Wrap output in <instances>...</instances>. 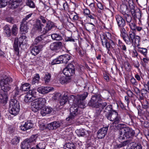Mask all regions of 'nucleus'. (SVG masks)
I'll return each instance as SVG.
<instances>
[{"mask_svg": "<svg viewBox=\"0 0 149 149\" xmlns=\"http://www.w3.org/2000/svg\"><path fill=\"white\" fill-rule=\"evenodd\" d=\"M42 45H38L33 47L31 50V54L34 56L38 54L43 47Z\"/></svg>", "mask_w": 149, "mask_h": 149, "instance_id": "412c9836", "label": "nucleus"}, {"mask_svg": "<svg viewBox=\"0 0 149 149\" xmlns=\"http://www.w3.org/2000/svg\"><path fill=\"white\" fill-rule=\"evenodd\" d=\"M61 95V94L60 93H56L54 95L53 99L55 100H57L59 99Z\"/></svg>", "mask_w": 149, "mask_h": 149, "instance_id": "0e129e2a", "label": "nucleus"}, {"mask_svg": "<svg viewBox=\"0 0 149 149\" xmlns=\"http://www.w3.org/2000/svg\"><path fill=\"white\" fill-rule=\"evenodd\" d=\"M138 51L139 52L142 53L144 55H146L147 53V50L146 48H139Z\"/></svg>", "mask_w": 149, "mask_h": 149, "instance_id": "13d9d810", "label": "nucleus"}, {"mask_svg": "<svg viewBox=\"0 0 149 149\" xmlns=\"http://www.w3.org/2000/svg\"><path fill=\"white\" fill-rule=\"evenodd\" d=\"M74 66L73 64H70L64 69L63 72L65 75L71 77L74 74Z\"/></svg>", "mask_w": 149, "mask_h": 149, "instance_id": "9b49d317", "label": "nucleus"}, {"mask_svg": "<svg viewBox=\"0 0 149 149\" xmlns=\"http://www.w3.org/2000/svg\"><path fill=\"white\" fill-rule=\"evenodd\" d=\"M63 9L67 11L69 10V7L68 4L66 2L63 3Z\"/></svg>", "mask_w": 149, "mask_h": 149, "instance_id": "69168bd1", "label": "nucleus"}, {"mask_svg": "<svg viewBox=\"0 0 149 149\" xmlns=\"http://www.w3.org/2000/svg\"><path fill=\"white\" fill-rule=\"evenodd\" d=\"M130 82L132 84L135 85H137L138 82L136 79L133 77H132L130 79Z\"/></svg>", "mask_w": 149, "mask_h": 149, "instance_id": "338daca9", "label": "nucleus"}, {"mask_svg": "<svg viewBox=\"0 0 149 149\" xmlns=\"http://www.w3.org/2000/svg\"><path fill=\"white\" fill-rule=\"evenodd\" d=\"M71 78L68 76H63L60 79V82L62 84H66L70 81Z\"/></svg>", "mask_w": 149, "mask_h": 149, "instance_id": "7c9ffc66", "label": "nucleus"}, {"mask_svg": "<svg viewBox=\"0 0 149 149\" xmlns=\"http://www.w3.org/2000/svg\"><path fill=\"white\" fill-rule=\"evenodd\" d=\"M53 89V88L50 87H40L38 88L37 91L39 93L44 94L48 93Z\"/></svg>", "mask_w": 149, "mask_h": 149, "instance_id": "a211bd4d", "label": "nucleus"}, {"mask_svg": "<svg viewBox=\"0 0 149 149\" xmlns=\"http://www.w3.org/2000/svg\"><path fill=\"white\" fill-rule=\"evenodd\" d=\"M31 87V85L27 83H25L22 84L20 88L21 90L24 91H27L29 90Z\"/></svg>", "mask_w": 149, "mask_h": 149, "instance_id": "f704fd0d", "label": "nucleus"}, {"mask_svg": "<svg viewBox=\"0 0 149 149\" xmlns=\"http://www.w3.org/2000/svg\"><path fill=\"white\" fill-rule=\"evenodd\" d=\"M121 13L123 15L127 14L129 10L128 7L126 4H123L121 5L120 8Z\"/></svg>", "mask_w": 149, "mask_h": 149, "instance_id": "72a5a7b5", "label": "nucleus"}, {"mask_svg": "<svg viewBox=\"0 0 149 149\" xmlns=\"http://www.w3.org/2000/svg\"><path fill=\"white\" fill-rule=\"evenodd\" d=\"M36 99L39 104L41 106V107H42V105L44 104L46 102V100L44 98H39Z\"/></svg>", "mask_w": 149, "mask_h": 149, "instance_id": "09e8293b", "label": "nucleus"}, {"mask_svg": "<svg viewBox=\"0 0 149 149\" xmlns=\"http://www.w3.org/2000/svg\"><path fill=\"white\" fill-rule=\"evenodd\" d=\"M12 81V79L9 77H7L0 80V86L4 85H9L10 83Z\"/></svg>", "mask_w": 149, "mask_h": 149, "instance_id": "a878e982", "label": "nucleus"}, {"mask_svg": "<svg viewBox=\"0 0 149 149\" xmlns=\"http://www.w3.org/2000/svg\"><path fill=\"white\" fill-rule=\"evenodd\" d=\"M26 4L31 8H33L35 7V4L32 0H26Z\"/></svg>", "mask_w": 149, "mask_h": 149, "instance_id": "a18cd8bd", "label": "nucleus"}, {"mask_svg": "<svg viewBox=\"0 0 149 149\" xmlns=\"http://www.w3.org/2000/svg\"><path fill=\"white\" fill-rule=\"evenodd\" d=\"M71 100L73 102V103H77V100L76 99V96L73 95H69V94L68 99Z\"/></svg>", "mask_w": 149, "mask_h": 149, "instance_id": "6e6d98bb", "label": "nucleus"}, {"mask_svg": "<svg viewBox=\"0 0 149 149\" xmlns=\"http://www.w3.org/2000/svg\"><path fill=\"white\" fill-rule=\"evenodd\" d=\"M60 56L61 60V63H66L71 58V56L68 54L62 55Z\"/></svg>", "mask_w": 149, "mask_h": 149, "instance_id": "bb28decb", "label": "nucleus"}, {"mask_svg": "<svg viewBox=\"0 0 149 149\" xmlns=\"http://www.w3.org/2000/svg\"><path fill=\"white\" fill-rule=\"evenodd\" d=\"M31 104V109L32 111L34 112H37L41 108V106L39 104L36 99L34 98Z\"/></svg>", "mask_w": 149, "mask_h": 149, "instance_id": "ddd939ff", "label": "nucleus"}, {"mask_svg": "<svg viewBox=\"0 0 149 149\" xmlns=\"http://www.w3.org/2000/svg\"><path fill=\"white\" fill-rule=\"evenodd\" d=\"M86 130L84 129H81L79 130H77L76 131V132L77 135L80 136H84L86 134Z\"/></svg>", "mask_w": 149, "mask_h": 149, "instance_id": "c9c22d12", "label": "nucleus"}, {"mask_svg": "<svg viewBox=\"0 0 149 149\" xmlns=\"http://www.w3.org/2000/svg\"><path fill=\"white\" fill-rule=\"evenodd\" d=\"M54 23L52 21L49 20L46 23V25L43 28V33L44 34L47 33L48 31L50 30L53 28L54 27Z\"/></svg>", "mask_w": 149, "mask_h": 149, "instance_id": "f3484780", "label": "nucleus"}, {"mask_svg": "<svg viewBox=\"0 0 149 149\" xmlns=\"http://www.w3.org/2000/svg\"><path fill=\"white\" fill-rule=\"evenodd\" d=\"M44 26L43 24H42L40 20L37 19L36 23L34 25V28L37 31H41L42 30V27Z\"/></svg>", "mask_w": 149, "mask_h": 149, "instance_id": "b1692460", "label": "nucleus"}, {"mask_svg": "<svg viewBox=\"0 0 149 149\" xmlns=\"http://www.w3.org/2000/svg\"><path fill=\"white\" fill-rule=\"evenodd\" d=\"M130 12L134 18H139L141 15L140 10L137 8L132 10Z\"/></svg>", "mask_w": 149, "mask_h": 149, "instance_id": "cd10ccee", "label": "nucleus"}, {"mask_svg": "<svg viewBox=\"0 0 149 149\" xmlns=\"http://www.w3.org/2000/svg\"><path fill=\"white\" fill-rule=\"evenodd\" d=\"M124 32H120L121 36L125 43L128 45H130L133 42L136 45L139 44V39L135 36V33L132 31H130L128 34L126 33V31Z\"/></svg>", "mask_w": 149, "mask_h": 149, "instance_id": "f03ea898", "label": "nucleus"}, {"mask_svg": "<svg viewBox=\"0 0 149 149\" xmlns=\"http://www.w3.org/2000/svg\"><path fill=\"white\" fill-rule=\"evenodd\" d=\"M86 29L88 31H92L95 29V26L94 25L91 23L86 24L85 25Z\"/></svg>", "mask_w": 149, "mask_h": 149, "instance_id": "473e14b6", "label": "nucleus"}, {"mask_svg": "<svg viewBox=\"0 0 149 149\" xmlns=\"http://www.w3.org/2000/svg\"><path fill=\"white\" fill-rule=\"evenodd\" d=\"M101 40L102 45L106 47L107 49H109L112 47L113 48L116 46V43L115 42L112 40H107L104 36H102L101 38Z\"/></svg>", "mask_w": 149, "mask_h": 149, "instance_id": "9d476101", "label": "nucleus"}, {"mask_svg": "<svg viewBox=\"0 0 149 149\" xmlns=\"http://www.w3.org/2000/svg\"><path fill=\"white\" fill-rule=\"evenodd\" d=\"M123 15L124 18L127 24L134 20L132 19V18L130 15L127 13Z\"/></svg>", "mask_w": 149, "mask_h": 149, "instance_id": "ea45409f", "label": "nucleus"}, {"mask_svg": "<svg viewBox=\"0 0 149 149\" xmlns=\"http://www.w3.org/2000/svg\"><path fill=\"white\" fill-rule=\"evenodd\" d=\"M8 97L7 93L2 91H0V100L1 102L2 103H5L6 102Z\"/></svg>", "mask_w": 149, "mask_h": 149, "instance_id": "393cba45", "label": "nucleus"}, {"mask_svg": "<svg viewBox=\"0 0 149 149\" xmlns=\"http://www.w3.org/2000/svg\"><path fill=\"white\" fill-rule=\"evenodd\" d=\"M35 97H34L32 96L31 94L27 93L25 96L24 101L26 103H30L32 102L33 100V99Z\"/></svg>", "mask_w": 149, "mask_h": 149, "instance_id": "2f4dec72", "label": "nucleus"}, {"mask_svg": "<svg viewBox=\"0 0 149 149\" xmlns=\"http://www.w3.org/2000/svg\"><path fill=\"white\" fill-rule=\"evenodd\" d=\"M20 106L19 102L16 100L12 99L10 102L9 111L10 113L14 116L19 114Z\"/></svg>", "mask_w": 149, "mask_h": 149, "instance_id": "39448f33", "label": "nucleus"}, {"mask_svg": "<svg viewBox=\"0 0 149 149\" xmlns=\"http://www.w3.org/2000/svg\"><path fill=\"white\" fill-rule=\"evenodd\" d=\"M20 138L19 137H15L11 141L12 144L13 145L17 144L19 141Z\"/></svg>", "mask_w": 149, "mask_h": 149, "instance_id": "de8ad7c7", "label": "nucleus"}, {"mask_svg": "<svg viewBox=\"0 0 149 149\" xmlns=\"http://www.w3.org/2000/svg\"><path fill=\"white\" fill-rule=\"evenodd\" d=\"M131 149H142V147L141 145L134 144L131 146Z\"/></svg>", "mask_w": 149, "mask_h": 149, "instance_id": "052dcab7", "label": "nucleus"}, {"mask_svg": "<svg viewBox=\"0 0 149 149\" xmlns=\"http://www.w3.org/2000/svg\"><path fill=\"white\" fill-rule=\"evenodd\" d=\"M63 44L61 42H56L52 43L50 45L51 49L53 51H57L62 48Z\"/></svg>", "mask_w": 149, "mask_h": 149, "instance_id": "dca6fc26", "label": "nucleus"}, {"mask_svg": "<svg viewBox=\"0 0 149 149\" xmlns=\"http://www.w3.org/2000/svg\"><path fill=\"white\" fill-rule=\"evenodd\" d=\"M40 79V76L38 74H36L33 78L31 82L32 84H34L36 83H38Z\"/></svg>", "mask_w": 149, "mask_h": 149, "instance_id": "37998d69", "label": "nucleus"}, {"mask_svg": "<svg viewBox=\"0 0 149 149\" xmlns=\"http://www.w3.org/2000/svg\"><path fill=\"white\" fill-rule=\"evenodd\" d=\"M44 41L43 36L42 35H41L35 39V42L36 43L40 42H43Z\"/></svg>", "mask_w": 149, "mask_h": 149, "instance_id": "3c124183", "label": "nucleus"}, {"mask_svg": "<svg viewBox=\"0 0 149 149\" xmlns=\"http://www.w3.org/2000/svg\"><path fill=\"white\" fill-rule=\"evenodd\" d=\"M115 18L120 32H124L126 30L125 28L126 25L125 20L119 15H116Z\"/></svg>", "mask_w": 149, "mask_h": 149, "instance_id": "1a4fd4ad", "label": "nucleus"}, {"mask_svg": "<svg viewBox=\"0 0 149 149\" xmlns=\"http://www.w3.org/2000/svg\"><path fill=\"white\" fill-rule=\"evenodd\" d=\"M80 104H78L77 103H73L70 108V115L66 120L68 121L70 120H72L75 117L78 113V111L79 107L81 108Z\"/></svg>", "mask_w": 149, "mask_h": 149, "instance_id": "6e6552de", "label": "nucleus"}, {"mask_svg": "<svg viewBox=\"0 0 149 149\" xmlns=\"http://www.w3.org/2000/svg\"><path fill=\"white\" fill-rule=\"evenodd\" d=\"M135 142L134 140H126L123 142L121 143H122V146L123 147L125 146L129 143L131 144V143H134Z\"/></svg>", "mask_w": 149, "mask_h": 149, "instance_id": "603ef678", "label": "nucleus"}, {"mask_svg": "<svg viewBox=\"0 0 149 149\" xmlns=\"http://www.w3.org/2000/svg\"><path fill=\"white\" fill-rule=\"evenodd\" d=\"M127 24L132 30L135 31V28H136V25L134 20L128 23Z\"/></svg>", "mask_w": 149, "mask_h": 149, "instance_id": "c03bdc74", "label": "nucleus"}, {"mask_svg": "<svg viewBox=\"0 0 149 149\" xmlns=\"http://www.w3.org/2000/svg\"><path fill=\"white\" fill-rule=\"evenodd\" d=\"M9 3L10 6V7L12 9L17 8L19 4V3L15 0H10L9 1Z\"/></svg>", "mask_w": 149, "mask_h": 149, "instance_id": "c85d7f7f", "label": "nucleus"}, {"mask_svg": "<svg viewBox=\"0 0 149 149\" xmlns=\"http://www.w3.org/2000/svg\"><path fill=\"white\" fill-rule=\"evenodd\" d=\"M51 37L52 39L56 40H60L62 39V37L61 36L56 33L52 34Z\"/></svg>", "mask_w": 149, "mask_h": 149, "instance_id": "58836bf2", "label": "nucleus"}, {"mask_svg": "<svg viewBox=\"0 0 149 149\" xmlns=\"http://www.w3.org/2000/svg\"><path fill=\"white\" fill-rule=\"evenodd\" d=\"M69 93L65 92L63 95L60 98V103L61 106L65 104L68 100Z\"/></svg>", "mask_w": 149, "mask_h": 149, "instance_id": "aec40b11", "label": "nucleus"}, {"mask_svg": "<svg viewBox=\"0 0 149 149\" xmlns=\"http://www.w3.org/2000/svg\"><path fill=\"white\" fill-rule=\"evenodd\" d=\"M62 123L60 121H54L48 125V127L50 130L55 129L59 127L62 124Z\"/></svg>", "mask_w": 149, "mask_h": 149, "instance_id": "4be33fe9", "label": "nucleus"}, {"mask_svg": "<svg viewBox=\"0 0 149 149\" xmlns=\"http://www.w3.org/2000/svg\"><path fill=\"white\" fill-rule=\"evenodd\" d=\"M112 106L107 105L104 108L100 107V109H103V111L107 119L113 122V123L118 124L121 121V118L120 115L113 109Z\"/></svg>", "mask_w": 149, "mask_h": 149, "instance_id": "f257e3e1", "label": "nucleus"}, {"mask_svg": "<svg viewBox=\"0 0 149 149\" xmlns=\"http://www.w3.org/2000/svg\"><path fill=\"white\" fill-rule=\"evenodd\" d=\"M129 6L130 9V12L136 8L135 7L132 1H130V2H129Z\"/></svg>", "mask_w": 149, "mask_h": 149, "instance_id": "bf43d9fd", "label": "nucleus"}, {"mask_svg": "<svg viewBox=\"0 0 149 149\" xmlns=\"http://www.w3.org/2000/svg\"><path fill=\"white\" fill-rule=\"evenodd\" d=\"M3 32L8 37L10 36L11 35V30L9 26L8 25H5L3 27Z\"/></svg>", "mask_w": 149, "mask_h": 149, "instance_id": "c756f323", "label": "nucleus"}, {"mask_svg": "<svg viewBox=\"0 0 149 149\" xmlns=\"http://www.w3.org/2000/svg\"><path fill=\"white\" fill-rule=\"evenodd\" d=\"M88 93L87 92H84L83 94L78 95L76 96V99L77 100V103L78 104H80V105H83V100H85L87 97ZM83 107V106H82Z\"/></svg>", "mask_w": 149, "mask_h": 149, "instance_id": "2eb2a0df", "label": "nucleus"}, {"mask_svg": "<svg viewBox=\"0 0 149 149\" xmlns=\"http://www.w3.org/2000/svg\"><path fill=\"white\" fill-rule=\"evenodd\" d=\"M18 28L16 24L14 25L12 28L11 33L13 36H16L18 33Z\"/></svg>", "mask_w": 149, "mask_h": 149, "instance_id": "a19ab883", "label": "nucleus"}, {"mask_svg": "<svg viewBox=\"0 0 149 149\" xmlns=\"http://www.w3.org/2000/svg\"><path fill=\"white\" fill-rule=\"evenodd\" d=\"M26 37L24 35L20 36L19 38H15L14 40L13 44V48L15 54L17 56L19 55V51L18 45L20 47L21 45H24L26 43Z\"/></svg>", "mask_w": 149, "mask_h": 149, "instance_id": "423d86ee", "label": "nucleus"}, {"mask_svg": "<svg viewBox=\"0 0 149 149\" xmlns=\"http://www.w3.org/2000/svg\"><path fill=\"white\" fill-rule=\"evenodd\" d=\"M51 77V74L50 73L47 72L45 74L44 79L46 84H47L50 81Z\"/></svg>", "mask_w": 149, "mask_h": 149, "instance_id": "4c0bfd02", "label": "nucleus"}, {"mask_svg": "<svg viewBox=\"0 0 149 149\" xmlns=\"http://www.w3.org/2000/svg\"><path fill=\"white\" fill-rule=\"evenodd\" d=\"M32 15V13H30L27 15L25 18H24L22 20V22H24V23H27V20L29 18L31 17Z\"/></svg>", "mask_w": 149, "mask_h": 149, "instance_id": "680f3d73", "label": "nucleus"}, {"mask_svg": "<svg viewBox=\"0 0 149 149\" xmlns=\"http://www.w3.org/2000/svg\"><path fill=\"white\" fill-rule=\"evenodd\" d=\"M36 149H45V144L43 142L40 143L36 146Z\"/></svg>", "mask_w": 149, "mask_h": 149, "instance_id": "8fccbe9b", "label": "nucleus"}, {"mask_svg": "<svg viewBox=\"0 0 149 149\" xmlns=\"http://www.w3.org/2000/svg\"><path fill=\"white\" fill-rule=\"evenodd\" d=\"M108 126L100 128L97 132V136L98 139H102L105 137L107 134Z\"/></svg>", "mask_w": 149, "mask_h": 149, "instance_id": "f8f14e48", "label": "nucleus"}, {"mask_svg": "<svg viewBox=\"0 0 149 149\" xmlns=\"http://www.w3.org/2000/svg\"><path fill=\"white\" fill-rule=\"evenodd\" d=\"M38 136L37 134L33 135L28 138L24 140L21 143V149H28L32 143L36 141Z\"/></svg>", "mask_w": 149, "mask_h": 149, "instance_id": "0eeeda50", "label": "nucleus"}, {"mask_svg": "<svg viewBox=\"0 0 149 149\" xmlns=\"http://www.w3.org/2000/svg\"><path fill=\"white\" fill-rule=\"evenodd\" d=\"M8 0H0V8H3L6 6L7 5Z\"/></svg>", "mask_w": 149, "mask_h": 149, "instance_id": "864d4df0", "label": "nucleus"}, {"mask_svg": "<svg viewBox=\"0 0 149 149\" xmlns=\"http://www.w3.org/2000/svg\"><path fill=\"white\" fill-rule=\"evenodd\" d=\"M65 149H75V146L74 144L72 143H66L64 146Z\"/></svg>", "mask_w": 149, "mask_h": 149, "instance_id": "e433bc0d", "label": "nucleus"}, {"mask_svg": "<svg viewBox=\"0 0 149 149\" xmlns=\"http://www.w3.org/2000/svg\"><path fill=\"white\" fill-rule=\"evenodd\" d=\"M134 131L128 127L123 128L121 131H119L118 138L119 140L130 139V140H134L133 137L135 134Z\"/></svg>", "mask_w": 149, "mask_h": 149, "instance_id": "20e7f679", "label": "nucleus"}, {"mask_svg": "<svg viewBox=\"0 0 149 149\" xmlns=\"http://www.w3.org/2000/svg\"><path fill=\"white\" fill-rule=\"evenodd\" d=\"M101 95L99 94H95L92 96L91 100L88 103V105L96 108L101 107L102 109L107 105V103L104 102L101 103L102 101Z\"/></svg>", "mask_w": 149, "mask_h": 149, "instance_id": "7ed1b4c3", "label": "nucleus"}, {"mask_svg": "<svg viewBox=\"0 0 149 149\" xmlns=\"http://www.w3.org/2000/svg\"><path fill=\"white\" fill-rule=\"evenodd\" d=\"M53 109L50 107L43 106L41 108L40 113L42 116H45L47 114L50 113Z\"/></svg>", "mask_w": 149, "mask_h": 149, "instance_id": "4468645a", "label": "nucleus"}, {"mask_svg": "<svg viewBox=\"0 0 149 149\" xmlns=\"http://www.w3.org/2000/svg\"><path fill=\"white\" fill-rule=\"evenodd\" d=\"M28 93L31 94V95L34 97L35 98L37 93L36 89H33L32 90H29Z\"/></svg>", "mask_w": 149, "mask_h": 149, "instance_id": "5fc2aeb1", "label": "nucleus"}, {"mask_svg": "<svg viewBox=\"0 0 149 149\" xmlns=\"http://www.w3.org/2000/svg\"><path fill=\"white\" fill-rule=\"evenodd\" d=\"M111 35L110 33L108 32H107L105 33L104 35L102 36V37H101V38L102 37V36H104L106 39V38L108 39L107 40H110Z\"/></svg>", "mask_w": 149, "mask_h": 149, "instance_id": "e2e57ef3", "label": "nucleus"}, {"mask_svg": "<svg viewBox=\"0 0 149 149\" xmlns=\"http://www.w3.org/2000/svg\"><path fill=\"white\" fill-rule=\"evenodd\" d=\"M88 17L90 19L95 20L96 19V16L94 14L91 13L88 15Z\"/></svg>", "mask_w": 149, "mask_h": 149, "instance_id": "774afa93", "label": "nucleus"}, {"mask_svg": "<svg viewBox=\"0 0 149 149\" xmlns=\"http://www.w3.org/2000/svg\"><path fill=\"white\" fill-rule=\"evenodd\" d=\"M0 86L2 91L5 92H7L11 89L10 86L9 84Z\"/></svg>", "mask_w": 149, "mask_h": 149, "instance_id": "79ce46f5", "label": "nucleus"}, {"mask_svg": "<svg viewBox=\"0 0 149 149\" xmlns=\"http://www.w3.org/2000/svg\"><path fill=\"white\" fill-rule=\"evenodd\" d=\"M40 19H39V20L41 21V22L43 24L46 23L48 21H49V20L48 19L45 17L43 16H40L39 17Z\"/></svg>", "mask_w": 149, "mask_h": 149, "instance_id": "4d7b16f0", "label": "nucleus"}, {"mask_svg": "<svg viewBox=\"0 0 149 149\" xmlns=\"http://www.w3.org/2000/svg\"><path fill=\"white\" fill-rule=\"evenodd\" d=\"M61 60L59 56L57 58L53 60L51 62V64L52 65H54L61 63Z\"/></svg>", "mask_w": 149, "mask_h": 149, "instance_id": "49530a36", "label": "nucleus"}, {"mask_svg": "<svg viewBox=\"0 0 149 149\" xmlns=\"http://www.w3.org/2000/svg\"><path fill=\"white\" fill-rule=\"evenodd\" d=\"M27 24L21 22L20 29L22 34H25L28 32L29 28L27 26Z\"/></svg>", "mask_w": 149, "mask_h": 149, "instance_id": "5701e85b", "label": "nucleus"}, {"mask_svg": "<svg viewBox=\"0 0 149 149\" xmlns=\"http://www.w3.org/2000/svg\"><path fill=\"white\" fill-rule=\"evenodd\" d=\"M33 125L30 121H28L24 124L21 125L20 128L21 130L25 131L32 128Z\"/></svg>", "mask_w": 149, "mask_h": 149, "instance_id": "6ab92c4d", "label": "nucleus"}]
</instances>
